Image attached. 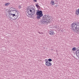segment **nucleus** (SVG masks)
<instances>
[{"instance_id": "1", "label": "nucleus", "mask_w": 79, "mask_h": 79, "mask_svg": "<svg viewBox=\"0 0 79 79\" xmlns=\"http://www.w3.org/2000/svg\"><path fill=\"white\" fill-rule=\"evenodd\" d=\"M11 11L13 12V13H12ZM11 11H8V16L9 18L11 19H13V18H14L15 16L16 18L15 17V19H13V20H16L19 16V13L18 12V10L15 8H12Z\"/></svg>"}, {"instance_id": "2", "label": "nucleus", "mask_w": 79, "mask_h": 79, "mask_svg": "<svg viewBox=\"0 0 79 79\" xmlns=\"http://www.w3.org/2000/svg\"><path fill=\"white\" fill-rule=\"evenodd\" d=\"M72 28L74 32H76L77 33L79 34V23H73L71 24Z\"/></svg>"}, {"instance_id": "3", "label": "nucleus", "mask_w": 79, "mask_h": 79, "mask_svg": "<svg viewBox=\"0 0 79 79\" xmlns=\"http://www.w3.org/2000/svg\"><path fill=\"white\" fill-rule=\"evenodd\" d=\"M52 17L51 15H44L43 17L42 21L44 23H50V20L52 19Z\"/></svg>"}, {"instance_id": "4", "label": "nucleus", "mask_w": 79, "mask_h": 79, "mask_svg": "<svg viewBox=\"0 0 79 79\" xmlns=\"http://www.w3.org/2000/svg\"><path fill=\"white\" fill-rule=\"evenodd\" d=\"M27 11L28 14L31 16H32L35 14V9L33 7L28 8Z\"/></svg>"}, {"instance_id": "5", "label": "nucleus", "mask_w": 79, "mask_h": 79, "mask_svg": "<svg viewBox=\"0 0 79 79\" xmlns=\"http://www.w3.org/2000/svg\"><path fill=\"white\" fill-rule=\"evenodd\" d=\"M45 61L46 62L45 64L47 66L49 67V66H52V63L51 62L48 61L46 59L45 60Z\"/></svg>"}, {"instance_id": "6", "label": "nucleus", "mask_w": 79, "mask_h": 79, "mask_svg": "<svg viewBox=\"0 0 79 79\" xmlns=\"http://www.w3.org/2000/svg\"><path fill=\"white\" fill-rule=\"evenodd\" d=\"M36 15L37 16H40L42 17L44 16L43 14L42 13V11L41 10L37 11L36 12Z\"/></svg>"}, {"instance_id": "7", "label": "nucleus", "mask_w": 79, "mask_h": 79, "mask_svg": "<svg viewBox=\"0 0 79 79\" xmlns=\"http://www.w3.org/2000/svg\"><path fill=\"white\" fill-rule=\"evenodd\" d=\"M75 14L77 16H79V8L78 9H77L75 11Z\"/></svg>"}, {"instance_id": "8", "label": "nucleus", "mask_w": 79, "mask_h": 79, "mask_svg": "<svg viewBox=\"0 0 79 79\" xmlns=\"http://www.w3.org/2000/svg\"><path fill=\"white\" fill-rule=\"evenodd\" d=\"M50 3L51 5H55V1L53 0L51 1Z\"/></svg>"}, {"instance_id": "9", "label": "nucleus", "mask_w": 79, "mask_h": 79, "mask_svg": "<svg viewBox=\"0 0 79 79\" xmlns=\"http://www.w3.org/2000/svg\"><path fill=\"white\" fill-rule=\"evenodd\" d=\"M49 34L52 35H54L55 34L54 31H50L49 32Z\"/></svg>"}, {"instance_id": "10", "label": "nucleus", "mask_w": 79, "mask_h": 79, "mask_svg": "<svg viewBox=\"0 0 79 79\" xmlns=\"http://www.w3.org/2000/svg\"><path fill=\"white\" fill-rule=\"evenodd\" d=\"M10 5V2H8L6 3L4 5L5 6H8V5Z\"/></svg>"}, {"instance_id": "11", "label": "nucleus", "mask_w": 79, "mask_h": 79, "mask_svg": "<svg viewBox=\"0 0 79 79\" xmlns=\"http://www.w3.org/2000/svg\"><path fill=\"white\" fill-rule=\"evenodd\" d=\"M40 17H41V16H40L39 15H38L37 16V19H40Z\"/></svg>"}, {"instance_id": "12", "label": "nucleus", "mask_w": 79, "mask_h": 79, "mask_svg": "<svg viewBox=\"0 0 79 79\" xmlns=\"http://www.w3.org/2000/svg\"><path fill=\"white\" fill-rule=\"evenodd\" d=\"M72 51H76V48L75 47L73 48L72 49Z\"/></svg>"}, {"instance_id": "13", "label": "nucleus", "mask_w": 79, "mask_h": 79, "mask_svg": "<svg viewBox=\"0 0 79 79\" xmlns=\"http://www.w3.org/2000/svg\"><path fill=\"white\" fill-rule=\"evenodd\" d=\"M22 6H21V5H19L18 6L19 8V9L21 8H22Z\"/></svg>"}, {"instance_id": "14", "label": "nucleus", "mask_w": 79, "mask_h": 79, "mask_svg": "<svg viewBox=\"0 0 79 79\" xmlns=\"http://www.w3.org/2000/svg\"><path fill=\"white\" fill-rule=\"evenodd\" d=\"M36 6L37 8H39V6L38 4L36 5Z\"/></svg>"}, {"instance_id": "15", "label": "nucleus", "mask_w": 79, "mask_h": 79, "mask_svg": "<svg viewBox=\"0 0 79 79\" xmlns=\"http://www.w3.org/2000/svg\"><path fill=\"white\" fill-rule=\"evenodd\" d=\"M48 61L49 62L52 61V59H48Z\"/></svg>"}, {"instance_id": "16", "label": "nucleus", "mask_w": 79, "mask_h": 79, "mask_svg": "<svg viewBox=\"0 0 79 79\" xmlns=\"http://www.w3.org/2000/svg\"><path fill=\"white\" fill-rule=\"evenodd\" d=\"M34 2H37V0H33Z\"/></svg>"}, {"instance_id": "17", "label": "nucleus", "mask_w": 79, "mask_h": 79, "mask_svg": "<svg viewBox=\"0 0 79 79\" xmlns=\"http://www.w3.org/2000/svg\"><path fill=\"white\" fill-rule=\"evenodd\" d=\"M39 34H43V33H41V32H39Z\"/></svg>"}]
</instances>
